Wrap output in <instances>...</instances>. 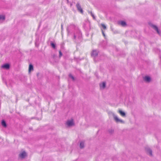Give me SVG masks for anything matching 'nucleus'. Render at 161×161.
Listing matches in <instances>:
<instances>
[{
	"instance_id": "f257e3e1",
	"label": "nucleus",
	"mask_w": 161,
	"mask_h": 161,
	"mask_svg": "<svg viewBox=\"0 0 161 161\" xmlns=\"http://www.w3.org/2000/svg\"><path fill=\"white\" fill-rule=\"evenodd\" d=\"M109 114L110 115H111L113 116L115 120L116 121V122H120V123H122L124 122V121L122 120L119 119L118 118V117H117V116L116 115H115V114L114 113H113L112 112H109Z\"/></svg>"
},
{
	"instance_id": "f03ea898",
	"label": "nucleus",
	"mask_w": 161,
	"mask_h": 161,
	"mask_svg": "<svg viewBox=\"0 0 161 161\" xmlns=\"http://www.w3.org/2000/svg\"><path fill=\"white\" fill-rule=\"evenodd\" d=\"M151 26L153 28V29H154L155 30L158 34L159 35H161V32L159 30L158 27L155 25L151 24Z\"/></svg>"
},
{
	"instance_id": "7ed1b4c3",
	"label": "nucleus",
	"mask_w": 161,
	"mask_h": 161,
	"mask_svg": "<svg viewBox=\"0 0 161 161\" xmlns=\"http://www.w3.org/2000/svg\"><path fill=\"white\" fill-rule=\"evenodd\" d=\"M74 123L73 121V120L72 119H71L70 120H68L66 122V125L68 126H71L73 125H74Z\"/></svg>"
},
{
	"instance_id": "20e7f679",
	"label": "nucleus",
	"mask_w": 161,
	"mask_h": 161,
	"mask_svg": "<svg viewBox=\"0 0 161 161\" xmlns=\"http://www.w3.org/2000/svg\"><path fill=\"white\" fill-rule=\"evenodd\" d=\"M98 53V51L97 50H93L91 54V56L93 57H95L97 55Z\"/></svg>"
},
{
	"instance_id": "39448f33",
	"label": "nucleus",
	"mask_w": 161,
	"mask_h": 161,
	"mask_svg": "<svg viewBox=\"0 0 161 161\" xmlns=\"http://www.w3.org/2000/svg\"><path fill=\"white\" fill-rule=\"evenodd\" d=\"M76 7L78 10L81 13H83V10L81 8V5L79 3H77L76 4Z\"/></svg>"
},
{
	"instance_id": "423d86ee",
	"label": "nucleus",
	"mask_w": 161,
	"mask_h": 161,
	"mask_svg": "<svg viewBox=\"0 0 161 161\" xmlns=\"http://www.w3.org/2000/svg\"><path fill=\"white\" fill-rule=\"evenodd\" d=\"M19 156L20 158H24L26 156V153L25 151H24L20 153Z\"/></svg>"
},
{
	"instance_id": "0eeeda50",
	"label": "nucleus",
	"mask_w": 161,
	"mask_h": 161,
	"mask_svg": "<svg viewBox=\"0 0 161 161\" xmlns=\"http://www.w3.org/2000/svg\"><path fill=\"white\" fill-rule=\"evenodd\" d=\"M144 80L146 82L149 83L151 81V77L148 76H145L143 78Z\"/></svg>"
},
{
	"instance_id": "6e6552de",
	"label": "nucleus",
	"mask_w": 161,
	"mask_h": 161,
	"mask_svg": "<svg viewBox=\"0 0 161 161\" xmlns=\"http://www.w3.org/2000/svg\"><path fill=\"white\" fill-rule=\"evenodd\" d=\"M10 65L8 64H5L1 66V68L5 69H8L9 68Z\"/></svg>"
},
{
	"instance_id": "1a4fd4ad",
	"label": "nucleus",
	"mask_w": 161,
	"mask_h": 161,
	"mask_svg": "<svg viewBox=\"0 0 161 161\" xmlns=\"http://www.w3.org/2000/svg\"><path fill=\"white\" fill-rule=\"evenodd\" d=\"M100 86L101 89H104L106 86V83L103 82L102 84H100Z\"/></svg>"
},
{
	"instance_id": "9d476101",
	"label": "nucleus",
	"mask_w": 161,
	"mask_h": 161,
	"mask_svg": "<svg viewBox=\"0 0 161 161\" xmlns=\"http://www.w3.org/2000/svg\"><path fill=\"white\" fill-rule=\"evenodd\" d=\"M147 152L149 154L150 156H152V151L149 148H147L146 149Z\"/></svg>"
},
{
	"instance_id": "9b49d317",
	"label": "nucleus",
	"mask_w": 161,
	"mask_h": 161,
	"mask_svg": "<svg viewBox=\"0 0 161 161\" xmlns=\"http://www.w3.org/2000/svg\"><path fill=\"white\" fill-rule=\"evenodd\" d=\"M119 113L123 117H125V114L124 112L122 111L121 110H119L118 111Z\"/></svg>"
},
{
	"instance_id": "f8f14e48",
	"label": "nucleus",
	"mask_w": 161,
	"mask_h": 161,
	"mask_svg": "<svg viewBox=\"0 0 161 161\" xmlns=\"http://www.w3.org/2000/svg\"><path fill=\"white\" fill-rule=\"evenodd\" d=\"M119 24H120L122 26H125L126 25V23L124 21H121L119 22Z\"/></svg>"
},
{
	"instance_id": "ddd939ff",
	"label": "nucleus",
	"mask_w": 161,
	"mask_h": 161,
	"mask_svg": "<svg viewBox=\"0 0 161 161\" xmlns=\"http://www.w3.org/2000/svg\"><path fill=\"white\" fill-rule=\"evenodd\" d=\"M2 125L4 127H6L7 126L6 124V123L5 121L4 120H3L1 122Z\"/></svg>"
},
{
	"instance_id": "4468645a",
	"label": "nucleus",
	"mask_w": 161,
	"mask_h": 161,
	"mask_svg": "<svg viewBox=\"0 0 161 161\" xmlns=\"http://www.w3.org/2000/svg\"><path fill=\"white\" fill-rule=\"evenodd\" d=\"M33 66L32 65L30 64L29 65V71L30 72L31 71L33 70Z\"/></svg>"
},
{
	"instance_id": "2eb2a0df",
	"label": "nucleus",
	"mask_w": 161,
	"mask_h": 161,
	"mask_svg": "<svg viewBox=\"0 0 161 161\" xmlns=\"http://www.w3.org/2000/svg\"><path fill=\"white\" fill-rule=\"evenodd\" d=\"M5 17L3 15H0V22L3 21L5 19Z\"/></svg>"
},
{
	"instance_id": "dca6fc26",
	"label": "nucleus",
	"mask_w": 161,
	"mask_h": 161,
	"mask_svg": "<svg viewBox=\"0 0 161 161\" xmlns=\"http://www.w3.org/2000/svg\"><path fill=\"white\" fill-rule=\"evenodd\" d=\"M88 13L89 14H90L91 15L93 19H96V18L95 17L94 14L92 13V12L91 11H88Z\"/></svg>"
},
{
	"instance_id": "f3484780",
	"label": "nucleus",
	"mask_w": 161,
	"mask_h": 161,
	"mask_svg": "<svg viewBox=\"0 0 161 161\" xmlns=\"http://www.w3.org/2000/svg\"><path fill=\"white\" fill-rule=\"evenodd\" d=\"M77 37H78V38L79 39L80 38H81V34L79 32V35L78 36L76 35H74V39H75Z\"/></svg>"
},
{
	"instance_id": "a211bd4d",
	"label": "nucleus",
	"mask_w": 161,
	"mask_h": 161,
	"mask_svg": "<svg viewBox=\"0 0 161 161\" xmlns=\"http://www.w3.org/2000/svg\"><path fill=\"white\" fill-rule=\"evenodd\" d=\"M84 142H81L80 143V148H82L84 147Z\"/></svg>"
},
{
	"instance_id": "6ab92c4d",
	"label": "nucleus",
	"mask_w": 161,
	"mask_h": 161,
	"mask_svg": "<svg viewBox=\"0 0 161 161\" xmlns=\"http://www.w3.org/2000/svg\"><path fill=\"white\" fill-rule=\"evenodd\" d=\"M51 47L53 48H55L56 47L55 44L52 42H51Z\"/></svg>"
},
{
	"instance_id": "aec40b11",
	"label": "nucleus",
	"mask_w": 161,
	"mask_h": 161,
	"mask_svg": "<svg viewBox=\"0 0 161 161\" xmlns=\"http://www.w3.org/2000/svg\"><path fill=\"white\" fill-rule=\"evenodd\" d=\"M101 25H102V27H103V29H106V27L104 24H101Z\"/></svg>"
},
{
	"instance_id": "412c9836",
	"label": "nucleus",
	"mask_w": 161,
	"mask_h": 161,
	"mask_svg": "<svg viewBox=\"0 0 161 161\" xmlns=\"http://www.w3.org/2000/svg\"><path fill=\"white\" fill-rule=\"evenodd\" d=\"M69 76L70 78H71L73 80H74V77L71 74H69Z\"/></svg>"
},
{
	"instance_id": "4be33fe9",
	"label": "nucleus",
	"mask_w": 161,
	"mask_h": 161,
	"mask_svg": "<svg viewBox=\"0 0 161 161\" xmlns=\"http://www.w3.org/2000/svg\"><path fill=\"white\" fill-rule=\"evenodd\" d=\"M59 57H60L62 55V53L60 51H59Z\"/></svg>"
},
{
	"instance_id": "5701e85b",
	"label": "nucleus",
	"mask_w": 161,
	"mask_h": 161,
	"mask_svg": "<svg viewBox=\"0 0 161 161\" xmlns=\"http://www.w3.org/2000/svg\"><path fill=\"white\" fill-rule=\"evenodd\" d=\"M102 33H103V35L104 36H105V35L104 33V32H103V30H102Z\"/></svg>"
},
{
	"instance_id": "b1692460",
	"label": "nucleus",
	"mask_w": 161,
	"mask_h": 161,
	"mask_svg": "<svg viewBox=\"0 0 161 161\" xmlns=\"http://www.w3.org/2000/svg\"><path fill=\"white\" fill-rule=\"evenodd\" d=\"M61 29H62V30H63V25H61Z\"/></svg>"
}]
</instances>
